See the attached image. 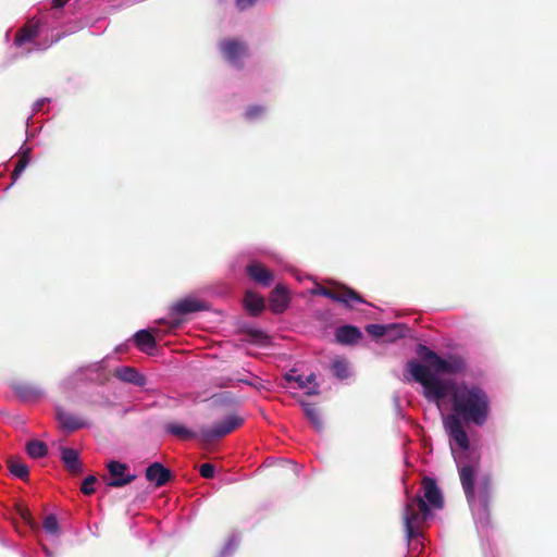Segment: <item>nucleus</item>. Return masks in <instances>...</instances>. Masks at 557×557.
Segmentation results:
<instances>
[{
    "instance_id": "1",
    "label": "nucleus",
    "mask_w": 557,
    "mask_h": 557,
    "mask_svg": "<svg viewBox=\"0 0 557 557\" xmlns=\"http://www.w3.org/2000/svg\"><path fill=\"white\" fill-rule=\"evenodd\" d=\"M417 355L423 363L409 360L406 363V371L414 382L420 383L424 388V397L428 400H442L448 396L451 383L444 381L438 375H453L466 371L467 362L459 355H448L443 358L425 345H418Z\"/></svg>"
},
{
    "instance_id": "2",
    "label": "nucleus",
    "mask_w": 557,
    "mask_h": 557,
    "mask_svg": "<svg viewBox=\"0 0 557 557\" xmlns=\"http://www.w3.org/2000/svg\"><path fill=\"white\" fill-rule=\"evenodd\" d=\"M420 492V494L407 498L404 509L403 520L409 541L420 536L421 529L432 515V509L444 507V497L435 479L424 476L421 481Z\"/></svg>"
},
{
    "instance_id": "3",
    "label": "nucleus",
    "mask_w": 557,
    "mask_h": 557,
    "mask_svg": "<svg viewBox=\"0 0 557 557\" xmlns=\"http://www.w3.org/2000/svg\"><path fill=\"white\" fill-rule=\"evenodd\" d=\"M450 396L453 416H459L465 423L482 426L491 412V400L487 393L480 386L466 383H451Z\"/></svg>"
},
{
    "instance_id": "4",
    "label": "nucleus",
    "mask_w": 557,
    "mask_h": 557,
    "mask_svg": "<svg viewBox=\"0 0 557 557\" xmlns=\"http://www.w3.org/2000/svg\"><path fill=\"white\" fill-rule=\"evenodd\" d=\"M243 422L237 416H226L221 421L214 422L211 426H201L199 430V441L203 444H211L233 432Z\"/></svg>"
},
{
    "instance_id": "5",
    "label": "nucleus",
    "mask_w": 557,
    "mask_h": 557,
    "mask_svg": "<svg viewBox=\"0 0 557 557\" xmlns=\"http://www.w3.org/2000/svg\"><path fill=\"white\" fill-rule=\"evenodd\" d=\"M208 310H210L208 301L193 295H188L172 304L169 315L173 319L172 325L176 327L181 324L182 317Z\"/></svg>"
},
{
    "instance_id": "6",
    "label": "nucleus",
    "mask_w": 557,
    "mask_h": 557,
    "mask_svg": "<svg viewBox=\"0 0 557 557\" xmlns=\"http://www.w3.org/2000/svg\"><path fill=\"white\" fill-rule=\"evenodd\" d=\"M443 424L450 441H454L461 450H467L470 441L463 428V420L459 416L448 414L444 418Z\"/></svg>"
},
{
    "instance_id": "7",
    "label": "nucleus",
    "mask_w": 557,
    "mask_h": 557,
    "mask_svg": "<svg viewBox=\"0 0 557 557\" xmlns=\"http://www.w3.org/2000/svg\"><path fill=\"white\" fill-rule=\"evenodd\" d=\"M107 468L112 476V479L107 482L109 487H122L132 483L136 479L135 474H125L127 465L120 461L112 460L107 465Z\"/></svg>"
},
{
    "instance_id": "8",
    "label": "nucleus",
    "mask_w": 557,
    "mask_h": 557,
    "mask_svg": "<svg viewBox=\"0 0 557 557\" xmlns=\"http://www.w3.org/2000/svg\"><path fill=\"white\" fill-rule=\"evenodd\" d=\"M476 469L472 465H465L459 468L460 482L466 495V498L470 505L476 503V492L474 487V479Z\"/></svg>"
},
{
    "instance_id": "9",
    "label": "nucleus",
    "mask_w": 557,
    "mask_h": 557,
    "mask_svg": "<svg viewBox=\"0 0 557 557\" xmlns=\"http://www.w3.org/2000/svg\"><path fill=\"white\" fill-rule=\"evenodd\" d=\"M290 293L282 284H278L269 295V308L272 313L281 314L289 306Z\"/></svg>"
},
{
    "instance_id": "10",
    "label": "nucleus",
    "mask_w": 557,
    "mask_h": 557,
    "mask_svg": "<svg viewBox=\"0 0 557 557\" xmlns=\"http://www.w3.org/2000/svg\"><path fill=\"white\" fill-rule=\"evenodd\" d=\"M145 475L148 482L153 483L156 487H162L173 479V473L161 462H153L147 467Z\"/></svg>"
},
{
    "instance_id": "11",
    "label": "nucleus",
    "mask_w": 557,
    "mask_h": 557,
    "mask_svg": "<svg viewBox=\"0 0 557 557\" xmlns=\"http://www.w3.org/2000/svg\"><path fill=\"white\" fill-rule=\"evenodd\" d=\"M219 48L223 58L232 64L237 63L243 54V45L236 39H224Z\"/></svg>"
},
{
    "instance_id": "12",
    "label": "nucleus",
    "mask_w": 557,
    "mask_h": 557,
    "mask_svg": "<svg viewBox=\"0 0 557 557\" xmlns=\"http://www.w3.org/2000/svg\"><path fill=\"white\" fill-rule=\"evenodd\" d=\"M113 376L122 382L131 383L140 387L146 384V377L135 368L128 366L115 368L113 371Z\"/></svg>"
},
{
    "instance_id": "13",
    "label": "nucleus",
    "mask_w": 557,
    "mask_h": 557,
    "mask_svg": "<svg viewBox=\"0 0 557 557\" xmlns=\"http://www.w3.org/2000/svg\"><path fill=\"white\" fill-rule=\"evenodd\" d=\"M313 293L323 295L325 297L331 298L332 300L344 302V304H347L350 299L361 301L360 296L351 289H345V290L338 292V290H334L332 288L319 286L317 289L313 290Z\"/></svg>"
},
{
    "instance_id": "14",
    "label": "nucleus",
    "mask_w": 557,
    "mask_h": 557,
    "mask_svg": "<svg viewBox=\"0 0 557 557\" xmlns=\"http://www.w3.org/2000/svg\"><path fill=\"white\" fill-rule=\"evenodd\" d=\"M61 460L71 473L79 474L83 472V465L77 450L70 447H61Z\"/></svg>"
},
{
    "instance_id": "15",
    "label": "nucleus",
    "mask_w": 557,
    "mask_h": 557,
    "mask_svg": "<svg viewBox=\"0 0 557 557\" xmlns=\"http://www.w3.org/2000/svg\"><path fill=\"white\" fill-rule=\"evenodd\" d=\"M135 346L147 355H152L157 347L154 336L147 330H140L133 336Z\"/></svg>"
},
{
    "instance_id": "16",
    "label": "nucleus",
    "mask_w": 557,
    "mask_h": 557,
    "mask_svg": "<svg viewBox=\"0 0 557 557\" xmlns=\"http://www.w3.org/2000/svg\"><path fill=\"white\" fill-rule=\"evenodd\" d=\"M39 35L38 22L29 21L22 28H20L14 37V45L23 46L26 42L33 41Z\"/></svg>"
},
{
    "instance_id": "17",
    "label": "nucleus",
    "mask_w": 557,
    "mask_h": 557,
    "mask_svg": "<svg viewBox=\"0 0 557 557\" xmlns=\"http://www.w3.org/2000/svg\"><path fill=\"white\" fill-rule=\"evenodd\" d=\"M163 429L166 433H169L182 441H188V440H194V438L199 440V432L196 433V432L189 430L188 428H186L184 424L178 423V422H174V421L166 422L163 425Z\"/></svg>"
},
{
    "instance_id": "18",
    "label": "nucleus",
    "mask_w": 557,
    "mask_h": 557,
    "mask_svg": "<svg viewBox=\"0 0 557 557\" xmlns=\"http://www.w3.org/2000/svg\"><path fill=\"white\" fill-rule=\"evenodd\" d=\"M265 309L264 298L246 290V313L252 317L259 315Z\"/></svg>"
},
{
    "instance_id": "19",
    "label": "nucleus",
    "mask_w": 557,
    "mask_h": 557,
    "mask_svg": "<svg viewBox=\"0 0 557 557\" xmlns=\"http://www.w3.org/2000/svg\"><path fill=\"white\" fill-rule=\"evenodd\" d=\"M57 419L60 422L61 428L69 432H74L84 426L83 421L61 409L57 410Z\"/></svg>"
},
{
    "instance_id": "20",
    "label": "nucleus",
    "mask_w": 557,
    "mask_h": 557,
    "mask_svg": "<svg viewBox=\"0 0 557 557\" xmlns=\"http://www.w3.org/2000/svg\"><path fill=\"white\" fill-rule=\"evenodd\" d=\"M7 466L12 475L23 481H27L29 476V470L25 462L20 458L10 456L7 459Z\"/></svg>"
},
{
    "instance_id": "21",
    "label": "nucleus",
    "mask_w": 557,
    "mask_h": 557,
    "mask_svg": "<svg viewBox=\"0 0 557 557\" xmlns=\"http://www.w3.org/2000/svg\"><path fill=\"white\" fill-rule=\"evenodd\" d=\"M12 389L23 400L37 399L41 395L36 386L28 383H14Z\"/></svg>"
},
{
    "instance_id": "22",
    "label": "nucleus",
    "mask_w": 557,
    "mask_h": 557,
    "mask_svg": "<svg viewBox=\"0 0 557 557\" xmlns=\"http://www.w3.org/2000/svg\"><path fill=\"white\" fill-rule=\"evenodd\" d=\"M247 343L265 347L271 344V337L262 330L246 325V344Z\"/></svg>"
},
{
    "instance_id": "23",
    "label": "nucleus",
    "mask_w": 557,
    "mask_h": 557,
    "mask_svg": "<svg viewBox=\"0 0 557 557\" xmlns=\"http://www.w3.org/2000/svg\"><path fill=\"white\" fill-rule=\"evenodd\" d=\"M361 337V332L352 325H344L337 329L336 339L342 344H352Z\"/></svg>"
},
{
    "instance_id": "24",
    "label": "nucleus",
    "mask_w": 557,
    "mask_h": 557,
    "mask_svg": "<svg viewBox=\"0 0 557 557\" xmlns=\"http://www.w3.org/2000/svg\"><path fill=\"white\" fill-rule=\"evenodd\" d=\"M30 148L29 147H22L21 150L17 153V162L11 173V178L14 182L20 177V175L23 173V171L27 168L30 161Z\"/></svg>"
},
{
    "instance_id": "25",
    "label": "nucleus",
    "mask_w": 557,
    "mask_h": 557,
    "mask_svg": "<svg viewBox=\"0 0 557 557\" xmlns=\"http://www.w3.org/2000/svg\"><path fill=\"white\" fill-rule=\"evenodd\" d=\"M301 407L304 409L306 417L311 422L312 426L317 431H322L323 422H322L319 409L313 404L305 403V401H301Z\"/></svg>"
},
{
    "instance_id": "26",
    "label": "nucleus",
    "mask_w": 557,
    "mask_h": 557,
    "mask_svg": "<svg viewBox=\"0 0 557 557\" xmlns=\"http://www.w3.org/2000/svg\"><path fill=\"white\" fill-rule=\"evenodd\" d=\"M490 495H491V480L488 478L483 479L479 483V493L476 495V500L480 506L487 510L490 504Z\"/></svg>"
},
{
    "instance_id": "27",
    "label": "nucleus",
    "mask_w": 557,
    "mask_h": 557,
    "mask_svg": "<svg viewBox=\"0 0 557 557\" xmlns=\"http://www.w3.org/2000/svg\"><path fill=\"white\" fill-rule=\"evenodd\" d=\"M26 451L32 458L38 459L48 454V448L44 442L30 441L26 445Z\"/></svg>"
},
{
    "instance_id": "28",
    "label": "nucleus",
    "mask_w": 557,
    "mask_h": 557,
    "mask_svg": "<svg viewBox=\"0 0 557 557\" xmlns=\"http://www.w3.org/2000/svg\"><path fill=\"white\" fill-rule=\"evenodd\" d=\"M246 273L250 278H273L271 272L261 264H250L246 267Z\"/></svg>"
},
{
    "instance_id": "29",
    "label": "nucleus",
    "mask_w": 557,
    "mask_h": 557,
    "mask_svg": "<svg viewBox=\"0 0 557 557\" xmlns=\"http://www.w3.org/2000/svg\"><path fill=\"white\" fill-rule=\"evenodd\" d=\"M332 371L334 375L341 380L348 376V364L344 359H336L332 363Z\"/></svg>"
},
{
    "instance_id": "30",
    "label": "nucleus",
    "mask_w": 557,
    "mask_h": 557,
    "mask_svg": "<svg viewBox=\"0 0 557 557\" xmlns=\"http://www.w3.org/2000/svg\"><path fill=\"white\" fill-rule=\"evenodd\" d=\"M45 531L52 535L59 534V522L54 515H48L42 523Z\"/></svg>"
},
{
    "instance_id": "31",
    "label": "nucleus",
    "mask_w": 557,
    "mask_h": 557,
    "mask_svg": "<svg viewBox=\"0 0 557 557\" xmlns=\"http://www.w3.org/2000/svg\"><path fill=\"white\" fill-rule=\"evenodd\" d=\"M97 482L95 475H88L82 483L81 491L85 495H91L95 493L94 485Z\"/></svg>"
},
{
    "instance_id": "32",
    "label": "nucleus",
    "mask_w": 557,
    "mask_h": 557,
    "mask_svg": "<svg viewBox=\"0 0 557 557\" xmlns=\"http://www.w3.org/2000/svg\"><path fill=\"white\" fill-rule=\"evenodd\" d=\"M366 331L374 337H382L385 335L387 326L381 324H368L366 326Z\"/></svg>"
},
{
    "instance_id": "33",
    "label": "nucleus",
    "mask_w": 557,
    "mask_h": 557,
    "mask_svg": "<svg viewBox=\"0 0 557 557\" xmlns=\"http://www.w3.org/2000/svg\"><path fill=\"white\" fill-rule=\"evenodd\" d=\"M18 513L21 518L24 520V522L27 523L32 529L37 528V523L27 508H18Z\"/></svg>"
},
{
    "instance_id": "34",
    "label": "nucleus",
    "mask_w": 557,
    "mask_h": 557,
    "mask_svg": "<svg viewBox=\"0 0 557 557\" xmlns=\"http://www.w3.org/2000/svg\"><path fill=\"white\" fill-rule=\"evenodd\" d=\"M199 473L205 479H212L215 473V468L212 463H209V462L202 463L199 467Z\"/></svg>"
},
{
    "instance_id": "35",
    "label": "nucleus",
    "mask_w": 557,
    "mask_h": 557,
    "mask_svg": "<svg viewBox=\"0 0 557 557\" xmlns=\"http://www.w3.org/2000/svg\"><path fill=\"white\" fill-rule=\"evenodd\" d=\"M295 370H292L289 373L285 374V380L287 382H296L298 387L305 388L307 386V382L304 381V377L301 375H296Z\"/></svg>"
},
{
    "instance_id": "36",
    "label": "nucleus",
    "mask_w": 557,
    "mask_h": 557,
    "mask_svg": "<svg viewBox=\"0 0 557 557\" xmlns=\"http://www.w3.org/2000/svg\"><path fill=\"white\" fill-rule=\"evenodd\" d=\"M247 385L252 386L258 391L263 387L261 380L251 373L249 374V376L246 375V386Z\"/></svg>"
},
{
    "instance_id": "37",
    "label": "nucleus",
    "mask_w": 557,
    "mask_h": 557,
    "mask_svg": "<svg viewBox=\"0 0 557 557\" xmlns=\"http://www.w3.org/2000/svg\"><path fill=\"white\" fill-rule=\"evenodd\" d=\"M263 113H264V109L262 107L252 106L248 109V111L246 112V115L250 119H257V117L263 115Z\"/></svg>"
},
{
    "instance_id": "38",
    "label": "nucleus",
    "mask_w": 557,
    "mask_h": 557,
    "mask_svg": "<svg viewBox=\"0 0 557 557\" xmlns=\"http://www.w3.org/2000/svg\"><path fill=\"white\" fill-rule=\"evenodd\" d=\"M53 8H63L67 0H51Z\"/></svg>"
},
{
    "instance_id": "39",
    "label": "nucleus",
    "mask_w": 557,
    "mask_h": 557,
    "mask_svg": "<svg viewBox=\"0 0 557 557\" xmlns=\"http://www.w3.org/2000/svg\"><path fill=\"white\" fill-rule=\"evenodd\" d=\"M290 275H293V276H294L295 278H297V280L304 278V277H302V275H301V273H300L298 270H296V269H293V270L290 271Z\"/></svg>"
},
{
    "instance_id": "40",
    "label": "nucleus",
    "mask_w": 557,
    "mask_h": 557,
    "mask_svg": "<svg viewBox=\"0 0 557 557\" xmlns=\"http://www.w3.org/2000/svg\"><path fill=\"white\" fill-rule=\"evenodd\" d=\"M315 379V375L313 373H311L310 375H308L306 379H304L305 382H307V385L312 383Z\"/></svg>"
},
{
    "instance_id": "41",
    "label": "nucleus",
    "mask_w": 557,
    "mask_h": 557,
    "mask_svg": "<svg viewBox=\"0 0 557 557\" xmlns=\"http://www.w3.org/2000/svg\"><path fill=\"white\" fill-rule=\"evenodd\" d=\"M47 99H41L36 103V110H39L45 103Z\"/></svg>"
},
{
    "instance_id": "42",
    "label": "nucleus",
    "mask_w": 557,
    "mask_h": 557,
    "mask_svg": "<svg viewBox=\"0 0 557 557\" xmlns=\"http://www.w3.org/2000/svg\"><path fill=\"white\" fill-rule=\"evenodd\" d=\"M257 0H246V7L253 5Z\"/></svg>"
},
{
    "instance_id": "43",
    "label": "nucleus",
    "mask_w": 557,
    "mask_h": 557,
    "mask_svg": "<svg viewBox=\"0 0 557 557\" xmlns=\"http://www.w3.org/2000/svg\"><path fill=\"white\" fill-rule=\"evenodd\" d=\"M308 394H309V395H313V394H319V392H318L315 388H313V389H310V391L308 392Z\"/></svg>"
},
{
    "instance_id": "44",
    "label": "nucleus",
    "mask_w": 557,
    "mask_h": 557,
    "mask_svg": "<svg viewBox=\"0 0 557 557\" xmlns=\"http://www.w3.org/2000/svg\"><path fill=\"white\" fill-rule=\"evenodd\" d=\"M260 283H263L264 285H268V282L269 281H265V280H262V281H259Z\"/></svg>"
},
{
    "instance_id": "45",
    "label": "nucleus",
    "mask_w": 557,
    "mask_h": 557,
    "mask_svg": "<svg viewBox=\"0 0 557 557\" xmlns=\"http://www.w3.org/2000/svg\"><path fill=\"white\" fill-rule=\"evenodd\" d=\"M237 1V5L240 7V3L243 0H236Z\"/></svg>"
}]
</instances>
